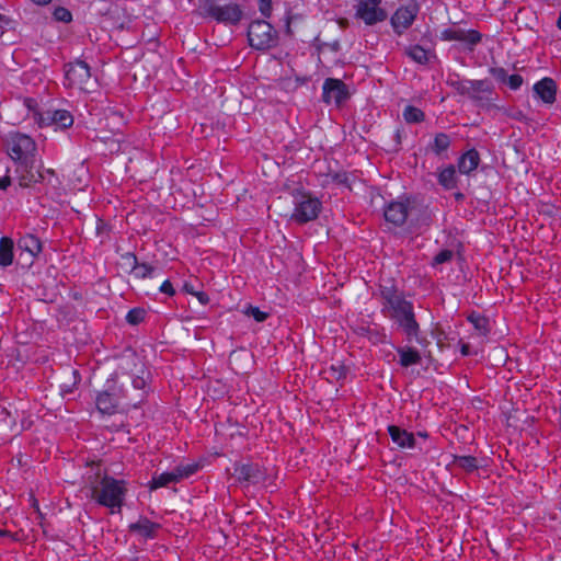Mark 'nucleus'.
Listing matches in <instances>:
<instances>
[{
    "label": "nucleus",
    "instance_id": "nucleus-25",
    "mask_svg": "<svg viewBox=\"0 0 561 561\" xmlns=\"http://www.w3.org/2000/svg\"><path fill=\"white\" fill-rule=\"evenodd\" d=\"M451 466L467 474H471L480 468L479 460L474 456L454 455Z\"/></svg>",
    "mask_w": 561,
    "mask_h": 561
},
{
    "label": "nucleus",
    "instance_id": "nucleus-53",
    "mask_svg": "<svg viewBox=\"0 0 561 561\" xmlns=\"http://www.w3.org/2000/svg\"><path fill=\"white\" fill-rule=\"evenodd\" d=\"M402 137H403V129H401V128L397 129L394 133V136H393L397 151L400 150V148H401Z\"/></svg>",
    "mask_w": 561,
    "mask_h": 561
},
{
    "label": "nucleus",
    "instance_id": "nucleus-58",
    "mask_svg": "<svg viewBox=\"0 0 561 561\" xmlns=\"http://www.w3.org/2000/svg\"><path fill=\"white\" fill-rule=\"evenodd\" d=\"M454 196L457 202H462L465 199V195L461 192L455 193Z\"/></svg>",
    "mask_w": 561,
    "mask_h": 561
},
{
    "label": "nucleus",
    "instance_id": "nucleus-21",
    "mask_svg": "<svg viewBox=\"0 0 561 561\" xmlns=\"http://www.w3.org/2000/svg\"><path fill=\"white\" fill-rule=\"evenodd\" d=\"M480 161L481 159L479 151L472 148L459 157L457 167L461 174L469 175L479 167Z\"/></svg>",
    "mask_w": 561,
    "mask_h": 561
},
{
    "label": "nucleus",
    "instance_id": "nucleus-6",
    "mask_svg": "<svg viewBox=\"0 0 561 561\" xmlns=\"http://www.w3.org/2000/svg\"><path fill=\"white\" fill-rule=\"evenodd\" d=\"M248 41L250 47L256 50H267L278 44V33L265 20H253L248 26Z\"/></svg>",
    "mask_w": 561,
    "mask_h": 561
},
{
    "label": "nucleus",
    "instance_id": "nucleus-49",
    "mask_svg": "<svg viewBox=\"0 0 561 561\" xmlns=\"http://www.w3.org/2000/svg\"><path fill=\"white\" fill-rule=\"evenodd\" d=\"M524 83V79L520 75L514 73L508 76L506 84L510 87L511 90H518Z\"/></svg>",
    "mask_w": 561,
    "mask_h": 561
},
{
    "label": "nucleus",
    "instance_id": "nucleus-37",
    "mask_svg": "<svg viewBox=\"0 0 561 561\" xmlns=\"http://www.w3.org/2000/svg\"><path fill=\"white\" fill-rule=\"evenodd\" d=\"M470 80L461 79L459 75H454L448 77L446 83L457 94L461 96H466L468 93V84Z\"/></svg>",
    "mask_w": 561,
    "mask_h": 561
},
{
    "label": "nucleus",
    "instance_id": "nucleus-59",
    "mask_svg": "<svg viewBox=\"0 0 561 561\" xmlns=\"http://www.w3.org/2000/svg\"><path fill=\"white\" fill-rule=\"evenodd\" d=\"M339 24H340L341 27L345 28L348 25V21L343 18V19L339 20Z\"/></svg>",
    "mask_w": 561,
    "mask_h": 561
},
{
    "label": "nucleus",
    "instance_id": "nucleus-8",
    "mask_svg": "<svg viewBox=\"0 0 561 561\" xmlns=\"http://www.w3.org/2000/svg\"><path fill=\"white\" fill-rule=\"evenodd\" d=\"M419 205V198L415 195L402 194L396 201H391L383 207V218L388 224L394 227H402L409 217V214Z\"/></svg>",
    "mask_w": 561,
    "mask_h": 561
},
{
    "label": "nucleus",
    "instance_id": "nucleus-45",
    "mask_svg": "<svg viewBox=\"0 0 561 561\" xmlns=\"http://www.w3.org/2000/svg\"><path fill=\"white\" fill-rule=\"evenodd\" d=\"M123 266L131 274L138 264V257L134 252H126L121 255Z\"/></svg>",
    "mask_w": 561,
    "mask_h": 561
},
{
    "label": "nucleus",
    "instance_id": "nucleus-28",
    "mask_svg": "<svg viewBox=\"0 0 561 561\" xmlns=\"http://www.w3.org/2000/svg\"><path fill=\"white\" fill-rule=\"evenodd\" d=\"M467 321L470 322L482 336H486L491 331L489 318L481 313L472 311L467 316Z\"/></svg>",
    "mask_w": 561,
    "mask_h": 561
},
{
    "label": "nucleus",
    "instance_id": "nucleus-22",
    "mask_svg": "<svg viewBox=\"0 0 561 561\" xmlns=\"http://www.w3.org/2000/svg\"><path fill=\"white\" fill-rule=\"evenodd\" d=\"M399 354V365L408 368L410 366L420 365L422 362L421 353L412 346H399L397 347Z\"/></svg>",
    "mask_w": 561,
    "mask_h": 561
},
{
    "label": "nucleus",
    "instance_id": "nucleus-44",
    "mask_svg": "<svg viewBox=\"0 0 561 561\" xmlns=\"http://www.w3.org/2000/svg\"><path fill=\"white\" fill-rule=\"evenodd\" d=\"M454 259V251L449 249H444L439 251L432 260L431 265L433 267L450 262Z\"/></svg>",
    "mask_w": 561,
    "mask_h": 561
},
{
    "label": "nucleus",
    "instance_id": "nucleus-16",
    "mask_svg": "<svg viewBox=\"0 0 561 561\" xmlns=\"http://www.w3.org/2000/svg\"><path fill=\"white\" fill-rule=\"evenodd\" d=\"M467 88L466 96L479 106H483L484 102L491 100V95L494 93V89L488 80H470Z\"/></svg>",
    "mask_w": 561,
    "mask_h": 561
},
{
    "label": "nucleus",
    "instance_id": "nucleus-50",
    "mask_svg": "<svg viewBox=\"0 0 561 561\" xmlns=\"http://www.w3.org/2000/svg\"><path fill=\"white\" fill-rule=\"evenodd\" d=\"M11 183L10 169L5 167L3 173H0V190H7Z\"/></svg>",
    "mask_w": 561,
    "mask_h": 561
},
{
    "label": "nucleus",
    "instance_id": "nucleus-9",
    "mask_svg": "<svg viewBox=\"0 0 561 561\" xmlns=\"http://www.w3.org/2000/svg\"><path fill=\"white\" fill-rule=\"evenodd\" d=\"M64 85L66 88H77L81 91H88L87 84L91 79V68L84 60L77 59L68 62L64 66Z\"/></svg>",
    "mask_w": 561,
    "mask_h": 561
},
{
    "label": "nucleus",
    "instance_id": "nucleus-2",
    "mask_svg": "<svg viewBox=\"0 0 561 561\" xmlns=\"http://www.w3.org/2000/svg\"><path fill=\"white\" fill-rule=\"evenodd\" d=\"M91 465H95L98 470L85 478L89 497L98 505L108 508L111 514L121 513L128 491L127 482L106 472L102 473L100 461H92Z\"/></svg>",
    "mask_w": 561,
    "mask_h": 561
},
{
    "label": "nucleus",
    "instance_id": "nucleus-38",
    "mask_svg": "<svg viewBox=\"0 0 561 561\" xmlns=\"http://www.w3.org/2000/svg\"><path fill=\"white\" fill-rule=\"evenodd\" d=\"M156 272V267L152 264L138 261L137 266L133 271V276L138 279L151 278Z\"/></svg>",
    "mask_w": 561,
    "mask_h": 561
},
{
    "label": "nucleus",
    "instance_id": "nucleus-14",
    "mask_svg": "<svg viewBox=\"0 0 561 561\" xmlns=\"http://www.w3.org/2000/svg\"><path fill=\"white\" fill-rule=\"evenodd\" d=\"M419 10L417 2H411L408 5L397 9L391 18V25L394 33L398 35L403 34V32L413 24Z\"/></svg>",
    "mask_w": 561,
    "mask_h": 561
},
{
    "label": "nucleus",
    "instance_id": "nucleus-39",
    "mask_svg": "<svg viewBox=\"0 0 561 561\" xmlns=\"http://www.w3.org/2000/svg\"><path fill=\"white\" fill-rule=\"evenodd\" d=\"M145 318L146 310L139 307L130 309L126 314V321L131 325H137L144 322Z\"/></svg>",
    "mask_w": 561,
    "mask_h": 561
},
{
    "label": "nucleus",
    "instance_id": "nucleus-19",
    "mask_svg": "<svg viewBox=\"0 0 561 561\" xmlns=\"http://www.w3.org/2000/svg\"><path fill=\"white\" fill-rule=\"evenodd\" d=\"M388 434L390 435L392 442L400 448H410L413 449L416 446V439L413 433L408 432L404 428H401L397 425H389Z\"/></svg>",
    "mask_w": 561,
    "mask_h": 561
},
{
    "label": "nucleus",
    "instance_id": "nucleus-30",
    "mask_svg": "<svg viewBox=\"0 0 561 561\" xmlns=\"http://www.w3.org/2000/svg\"><path fill=\"white\" fill-rule=\"evenodd\" d=\"M179 480L176 478L175 471L171 472H163L159 476H153L150 483L149 489L150 490H157L160 488L168 486L170 483H178Z\"/></svg>",
    "mask_w": 561,
    "mask_h": 561
},
{
    "label": "nucleus",
    "instance_id": "nucleus-55",
    "mask_svg": "<svg viewBox=\"0 0 561 561\" xmlns=\"http://www.w3.org/2000/svg\"><path fill=\"white\" fill-rule=\"evenodd\" d=\"M460 353L462 356L471 355V346L469 343L461 342L460 343Z\"/></svg>",
    "mask_w": 561,
    "mask_h": 561
},
{
    "label": "nucleus",
    "instance_id": "nucleus-54",
    "mask_svg": "<svg viewBox=\"0 0 561 561\" xmlns=\"http://www.w3.org/2000/svg\"><path fill=\"white\" fill-rule=\"evenodd\" d=\"M194 296L204 306L208 305L209 301H210V298H209L208 294L205 293V291H196V294Z\"/></svg>",
    "mask_w": 561,
    "mask_h": 561
},
{
    "label": "nucleus",
    "instance_id": "nucleus-60",
    "mask_svg": "<svg viewBox=\"0 0 561 561\" xmlns=\"http://www.w3.org/2000/svg\"><path fill=\"white\" fill-rule=\"evenodd\" d=\"M417 436L423 437V438H427L428 434H427V432H417Z\"/></svg>",
    "mask_w": 561,
    "mask_h": 561
},
{
    "label": "nucleus",
    "instance_id": "nucleus-26",
    "mask_svg": "<svg viewBox=\"0 0 561 561\" xmlns=\"http://www.w3.org/2000/svg\"><path fill=\"white\" fill-rule=\"evenodd\" d=\"M14 242L10 237L0 239V266L8 267L14 260Z\"/></svg>",
    "mask_w": 561,
    "mask_h": 561
},
{
    "label": "nucleus",
    "instance_id": "nucleus-51",
    "mask_svg": "<svg viewBox=\"0 0 561 561\" xmlns=\"http://www.w3.org/2000/svg\"><path fill=\"white\" fill-rule=\"evenodd\" d=\"M23 103L28 112L32 113L33 117L36 115V112L39 111L38 103L34 98H25Z\"/></svg>",
    "mask_w": 561,
    "mask_h": 561
},
{
    "label": "nucleus",
    "instance_id": "nucleus-24",
    "mask_svg": "<svg viewBox=\"0 0 561 561\" xmlns=\"http://www.w3.org/2000/svg\"><path fill=\"white\" fill-rule=\"evenodd\" d=\"M20 250L28 252L32 256L36 257L43 250V244L38 237L32 233H26L18 240Z\"/></svg>",
    "mask_w": 561,
    "mask_h": 561
},
{
    "label": "nucleus",
    "instance_id": "nucleus-62",
    "mask_svg": "<svg viewBox=\"0 0 561 561\" xmlns=\"http://www.w3.org/2000/svg\"><path fill=\"white\" fill-rule=\"evenodd\" d=\"M5 16L0 13V21H4Z\"/></svg>",
    "mask_w": 561,
    "mask_h": 561
},
{
    "label": "nucleus",
    "instance_id": "nucleus-27",
    "mask_svg": "<svg viewBox=\"0 0 561 561\" xmlns=\"http://www.w3.org/2000/svg\"><path fill=\"white\" fill-rule=\"evenodd\" d=\"M118 4L119 2H111V7L104 13L106 20L110 21L111 25L114 27L122 26L127 20L125 9Z\"/></svg>",
    "mask_w": 561,
    "mask_h": 561
},
{
    "label": "nucleus",
    "instance_id": "nucleus-12",
    "mask_svg": "<svg viewBox=\"0 0 561 561\" xmlns=\"http://www.w3.org/2000/svg\"><path fill=\"white\" fill-rule=\"evenodd\" d=\"M439 38L446 42H460L472 51L481 43L482 34L477 30H463L461 27H448L440 32Z\"/></svg>",
    "mask_w": 561,
    "mask_h": 561
},
{
    "label": "nucleus",
    "instance_id": "nucleus-31",
    "mask_svg": "<svg viewBox=\"0 0 561 561\" xmlns=\"http://www.w3.org/2000/svg\"><path fill=\"white\" fill-rule=\"evenodd\" d=\"M325 379L329 382H339L344 380L347 375V368L343 364H332L329 368L323 370Z\"/></svg>",
    "mask_w": 561,
    "mask_h": 561
},
{
    "label": "nucleus",
    "instance_id": "nucleus-40",
    "mask_svg": "<svg viewBox=\"0 0 561 561\" xmlns=\"http://www.w3.org/2000/svg\"><path fill=\"white\" fill-rule=\"evenodd\" d=\"M139 374L135 375L133 377L131 383L135 389L145 390L147 387V379L150 375L149 371H146L144 365H141V368L138 370Z\"/></svg>",
    "mask_w": 561,
    "mask_h": 561
},
{
    "label": "nucleus",
    "instance_id": "nucleus-35",
    "mask_svg": "<svg viewBox=\"0 0 561 561\" xmlns=\"http://www.w3.org/2000/svg\"><path fill=\"white\" fill-rule=\"evenodd\" d=\"M53 121H54L53 125L59 127L60 129H67L73 125V116L67 110L54 111Z\"/></svg>",
    "mask_w": 561,
    "mask_h": 561
},
{
    "label": "nucleus",
    "instance_id": "nucleus-42",
    "mask_svg": "<svg viewBox=\"0 0 561 561\" xmlns=\"http://www.w3.org/2000/svg\"><path fill=\"white\" fill-rule=\"evenodd\" d=\"M367 336L368 340L373 344H385L387 343V334L385 332V329H368L367 330Z\"/></svg>",
    "mask_w": 561,
    "mask_h": 561
},
{
    "label": "nucleus",
    "instance_id": "nucleus-20",
    "mask_svg": "<svg viewBox=\"0 0 561 561\" xmlns=\"http://www.w3.org/2000/svg\"><path fill=\"white\" fill-rule=\"evenodd\" d=\"M95 407L101 414L113 415L118 411L119 403L113 393L105 390L96 394Z\"/></svg>",
    "mask_w": 561,
    "mask_h": 561
},
{
    "label": "nucleus",
    "instance_id": "nucleus-48",
    "mask_svg": "<svg viewBox=\"0 0 561 561\" xmlns=\"http://www.w3.org/2000/svg\"><path fill=\"white\" fill-rule=\"evenodd\" d=\"M490 75L499 82L506 83L508 73L507 71L502 67H491L489 69Z\"/></svg>",
    "mask_w": 561,
    "mask_h": 561
},
{
    "label": "nucleus",
    "instance_id": "nucleus-17",
    "mask_svg": "<svg viewBox=\"0 0 561 561\" xmlns=\"http://www.w3.org/2000/svg\"><path fill=\"white\" fill-rule=\"evenodd\" d=\"M534 93L546 104H553L557 100L558 87L552 78L545 77L534 84Z\"/></svg>",
    "mask_w": 561,
    "mask_h": 561
},
{
    "label": "nucleus",
    "instance_id": "nucleus-10",
    "mask_svg": "<svg viewBox=\"0 0 561 561\" xmlns=\"http://www.w3.org/2000/svg\"><path fill=\"white\" fill-rule=\"evenodd\" d=\"M233 471L237 482L245 486L263 483L267 479L266 469L253 461H236Z\"/></svg>",
    "mask_w": 561,
    "mask_h": 561
},
{
    "label": "nucleus",
    "instance_id": "nucleus-13",
    "mask_svg": "<svg viewBox=\"0 0 561 561\" xmlns=\"http://www.w3.org/2000/svg\"><path fill=\"white\" fill-rule=\"evenodd\" d=\"M348 87L340 79L328 78L323 83L322 101L330 104L334 101L337 106L350 99Z\"/></svg>",
    "mask_w": 561,
    "mask_h": 561
},
{
    "label": "nucleus",
    "instance_id": "nucleus-4",
    "mask_svg": "<svg viewBox=\"0 0 561 561\" xmlns=\"http://www.w3.org/2000/svg\"><path fill=\"white\" fill-rule=\"evenodd\" d=\"M260 11L266 19L284 22L285 32L289 36L294 34V27H298L305 21V14L294 12L288 2H260Z\"/></svg>",
    "mask_w": 561,
    "mask_h": 561
},
{
    "label": "nucleus",
    "instance_id": "nucleus-52",
    "mask_svg": "<svg viewBox=\"0 0 561 561\" xmlns=\"http://www.w3.org/2000/svg\"><path fill=\"white\" fill-rule=\"evenodd\" d=\"M160 291L162 294L168 295L169 297H173L175 295V289H174L172 283L169 279L164 280L161 284Z\"/></svg>",
    "mask_w": 561,
    "mask_h": 561
},
{
    "label": "nucleus",
    "instance_id": "nucleus-11",
    "mask_svg": "<svg viewBox=\"0 0 561 561\" xmlns=\"http://www.w3.org/2000/svg\"><path fill=\"white\" fill-rule=\"evenodd\" d=\"M378 296L380 298L381 314L389 316L393 311H398L401 307L410 302L405 299L404 293L400 290L394 284L379 285Z\"/></svg>",
    "mask_w": 561,
    "mask_h": 561
},
{
    "label": "nucleus",
    "instance_id": "nucleus-63",
    "mask_svg": "<svg viewBox=\"0 0 561 561\" xmlns=\"http://www.w3.org/2000/svg\"><path fill=\"white\" fill-rule=\"evenodd\" d=\"M37 4H48L49 2L43 1V2H36Z\"/></svg>",
    "mask_w": 561,
    "mask_h": 561
},
{
    "label": "nucleus",
    "instance_id": "nucleus-34",
    "mask_svg": "<svg viewBox=\"0 0 561 561\" xmlns=\"http://www.w3.org/2000/svg\"><path fill=\"white\" fill-rule=\"evenodd\" d=\"M405 54L420 65H427L430 61L428 51L417 44L407 48Z\"/></svg>",
    "mask_w": 561,
    "mask_h": 561
},
{
    "label": "nucleus",
    "instance_id": "nucleus-23",
    "mask_svg": "<svg viewBox=\"0 0 561 561\" xmlns=\"http://www.w3.org/2000/svg\"><path fill=\"white\" fill-rule=\"evenodd\" d=\"M437 182L446 191L457 188L458 178L455 165L449 164L440 169L437 173Z\"/></svg>",
    "mask_w": 561,
    "mask_h": 561
},
{
    "label": "nucleus",
    "instance_id": "nucleus-33",
    "mask_svg": "<svg viewBox=\"0 0 561 561\" xmlns=\"http://www.w3.org/2000/svg\"><path fill=\"white\" fill-rule=\"evenodd\" d=\"M402 116L408 124H421L426 118L425 113L421 108L413 105L405 106L402 112Z\"/></svg>",
    "mask_w": 561,
    "mask_h": 561
},
{
    "label": "nucleus",
    "instance_id": "nucleus-5",
    "mask_svg": "<svg viewBox=\"0 0 561 561\" xmlns=\"http://www.w3.org/2000/svg\"><path fill=\"white\" fill-rule=\"evenodd\" d=\"M386 318L392 320L403 332L408 342L416 341L421 345H427L428 341L425 336H421V327L417 322L414 305L412 301L401 307L398 311H393Z\"/></svg>",
    "mask_w": 561,
    "mask_h": 561
},
{
    "label": "nucleus",
    "instance_id": "nucleus-36",
    "mask_svg": "<svg viewBox=\"0 0 561 561\" xmlns=\"http://www.w3.org/2000/svg\"><path fill=\"white\" fill-rule=\"evenodd\" d=\"M202 469V465L199 462H192L187 465H179L174 468L176 478L179 482L183 479H187L191 476L195 474Z\"/></svg>",
    "mask_w": 561,
    "mask_h": 561
},
{
    "label": "nucleus",
    "instance_id": "nucleus-15",
    "mask_svg": "<svg viewBox=\"0 0 561 561\" xmlns=\"http://www.w3.org/2000/svg\"><path fill=\"white\" fill-rule=\"evenodd\" d=\"M380 2H358L356 5V18L363 20L367 25H374L387 19V11L379 7Z\"/></svg>",
    "mask_w": 561,
    "mask_h": 561
},
{
    "label": "nucleus",
    "instance_id": "nucleus-47",
    "mask_svg": "<svg viewBox=\"0 0 561 561\" xmlns=\"http://www.w3.org/2000/svg\"><path fill=\"white\" fill-rule=\"evenodd\" d=\"M245 314L253 317L256 322H264L268 318V313L261 311L260 308L249 306L245 310Z\"/></svg>",
    "mask_w": 561,
    "mask_h": 561
},
{
    "label": "nucleus",
    "instance_id": "nucleus-46",
    "mask_svg": "<svg viewBox=\"0 0 561 561\" xmlns=\"http://www.w3.org/2000/svg\"><path fill=\"white\" fill-rule=\"evenodd\" d=\"M54 19L58 22L70 23L72 21L71 12L64 8L57 7L53 12Z\"/></svg>",
    "mask_w": 561,
    "mask_h": 561
},
{
    "label": "nucleus",
    "instance_id": "nucleus-56",
    "mask_svg": "<svg viewBox=\"0 0 561 561\" xmlns=\"http://www.w3.org/2000/svg\"><path fill=\"white\" fill-rule=\"evenodd\" d=\"M183 291L186 293V294H190L192 296H194L196 294L197 290L194 289V286L191 284V283H184L183 285Z\"/></svg>",
    "mask_w": 561,
    "mask_h": 561
},
{
    "label": "nucleus",
    "instance_id": "nucleus-7",
    "mask_svg": "<svg viewBox=\"0 0 561 561\" xmlns=\"http://www.w3.org/2000/svg\"><path fill=\"white\" fill-rule=\"evenodd\" d=\"M295 199V208L291 220L298 225H305L318 218L322 203L305 191H295L293 194Z\"/></svg>",
    "mask_w": 561,
    "mask_h": 561
},
{
    "label": "nucleus",
    "instance_id": "nucleus-1",
    "mask_svg": "<svg viewBox=\"0 0 561 561\" xmlns=\"http://www.w3.org/2000/svg\"><path fill=\"white\" fill-rule=\"evenodd\" d=\"M2 145L8 157L15 165V173L21 187H31L41 182L43 175L36 169L37 144L35 139L22 131H10Z\"/></svg>",
    "mask_w": 561,
    "mask_h": 561
},
{
    "label": "nucleus",
    "instance_id": "nucleus-32",
    "mask_svg": "<svg viewBox=\"0 0 561 561\" xmlns=\"http://www.w3.org/2000/svg\"><path fill=\"white\" fill-rule=\"evenodd\" d=\"M329 178L331 179V182L336 183L339 185H343V186L352 190V181H351V175L348 172L339 171V172L325 174V180L322 182L323 187H325L330 184Z\"/></svg>",
    "mask_w": 561,
    "mask_h": 561
},
{
    "label": "nucleus",
    "instance_id": "nucleus-57",
    "mask_svg": "<svg viewBox=\"0 0 561 561\" xmlns=\"http://www.w3.org/2000/svg\"><path fill=\"white\" fill-rule=\"evenodd\" d=\"M0 537H10L13 540H18L16 537H15V534L11 533L8 529H0Z\"/></svg>",
    "mask_w": 561,
    "mask_h": 561
},
{
    "label": "nucleus",
    "instance_id": "nucleus-3",
    "mask_svg": "<svg viewBox=\"0 0 561 561\" xmlns=\"http://www.w3.org/2000/svg\"><path fill=\"white\" fill-rule=\"evenodd\" d=\"M195 12L225 25H237L243 18V10L238 2H199Z\"/></svg>",
    "mask_w": 561,
    "mask_h": 561
},
{
    "label": "nucleus",
    "instance_id": "nucleus-18",
    "mask_svg": "<svg viewBox=\"0 0 561 561\" xmlns=\"http://www.w3.org/2000/svg\"><path fill=\"white\" fill-rule=\"evenodd\" d=\"M161 525L147 517H140L138 522L128 526L129 533L137 534L145 539H153L158 536Z\"/></svg>",
    "mask_w": 561,
    "mask_h": 561
},
{
    "label": "nucleus",
    "instance_id": "nucleus-43",
    "mask_svg": "<svg viewBox=\"0 0 561 561\" xmlns=\"http://www.w3.org/2000/svg\"><path fill=\"white\" fill-rule=\"evenodd\" d=\"M493 107L497 108L499 111H501L503 114H505L507 117L512 118V119H515V121H518V122H524L526 121V115L524 114L523 111H520L519 108H516V107H500V106H496V105H492Z\"/></svg>",
    "mask_w": 561,
    "mask_h": 561
},
{
    "label": "nucleus",
    "instance_id": "nucleus-41",
    "mask_svg": "<svg viewBox=\"0 0 561 561\" xmlns=\"http://www.w3.org/2000/svg\"><path fill=\"white\" fill-rule=\"evenodd\" d=\"M53 117L54 111L42 112L39 110L38 112H36V115L33 118L39 127H45L51 126L54 124Z\"/></svg>",
    "mask_w": 561,
    "mask_h": 561
},
{
    "label": "nucleus",
    "instance_id": "nucleus-61",
    "mask_svg": "<svg viewBox=\"0 0 561 561\" xmlns=\"http://www.w3.org/2000/svg\"><path fill=\"white\" fill-rule=\"evenodd\" d=\"M557 27H558L559 30H561V10H560L559 18H558V20H557Z\"/></svg>",
    "mask_w": 561,
    "mask_h": 561
},
{
    "label": "nucleus",
    "instance_id": "nucleus-29",
    "mask_svg": "<svg viewBox=\"0 0 561 561\" xmlns=\"http://www.w3.org/2000/svg\"><path fill=\"white\" fill-rule=\"evenodd\" d=\"M451 145V139L446 133H437L433 141L428 145L430 150L436 156H442Z\"/></svg>",
    "mask_w": 561,
    "mask_h": 561
}]
</instances>
